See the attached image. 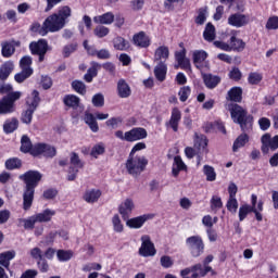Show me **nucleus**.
<instances>
[{
	"label": "nucleus",
	"instance_id": "obj_60",
	"mask_svg": "<svg viewBox=\"0 0 278 278\" xmlns=\"http://www.w3.org/2000/svg\"><path fill=\"white\" fill-rule=\"evenodd\" d=\"M260 81H262V75L258 73H250L249 75V83L252 86H257V84H260Z\"/></svg>",
	"mask_w": 278,
	"mask_h": 278
},
{
	"label": "nucleus",
	"instance_id": "obj_56",
	"mask_svg": "<svg viewBox=\"0 0 278 278\" xmlns=\"http://www.w3.org/2000/svg\"><path fill=\"white\" fill-rule=\"evenodd\" d=\"M178 94L180 101L185 103V101H188V97L190 96V88L188 86L180 88Z\"/></svg>",
	"mask_w": 278,
	"mask_h": 278
},
{
	"label": "nucleus",
	"instance_id": "obj_48",
	"mask_svg": "<svg viewBox=\"0 0 278 278\" xmlns=\"http://www.w3.org/2000/svg\"><path fill=\"white\" fill-rule=\"evenodd\" d=\"M72 88L78 92V94H86V84L81 80H74L72 83Z\"/></svg>",
	"mask_w": 278,
	"mask_h": 278
},
{
	"label": "nucleus",
	"instance_id": "obj_45",
	"mask_svg": "<svg viewBox=\"0 0 278 278\" xmlns=\"http://www.w3.org/2000/svg\"><path fill=\"white\" fill-rule=\"evenodd\" d=\"M31 31H37L40 34V36H47L49 34V26H47V20L43 22V25L40 26V24H34L31 27Z\"/></svg>",
	"mask_w": 278,
	"mask_h": 278
},
{
	"label": "nucleus",
	"instance_id": "obj_13",
	"mask_svg": "<svg viewBox=\"0 0 278 278\" xmlns=\"http://www.w3.org/2000/svg\"><path fill=\"white\" fill-rule=\"evenodd\" d=\"M149 218H153V215H141L130 219L128 218L126 219V225L130 229H140V227H142V225H144L149 220Z\"/></svg>",
	"mask_w": 278,
	"mask_h": 278
},
{
	"label": "nucleus",
	"instance_id": "obj_27",
	"mask_svg": "<svg viewBox=\"0 0 278 278\" xmlns=\"http://www.w3.org/2000/svg\"><path fill=\"white\" fill-rule=\"evenodd\" d=\"M18 129V118L12 117L11 119H7L3 124L4 134H14Z\"/></svg>",
	"mask_w": 278,
	"mask_h": 278
},
{
	"label": "nucleus",
	"instance_id": "obj_22",
	"mask_svg": "<svg viewBox=\"0 0 278 278\" xmlns=\"http://www.w3.org/2000/svg\"><path fill=\"white\" fill-rule=\"evenodd\" d=\"M114 13L112 12H106L102 15H98L93 17V22L97 25H112V23H114Z\"/></svg>",
	"mask_w": 278,
	"mask_h": 278
},
{
	"label": "nucleus",
	"instance_id": "obj_6",
	"mask_svg": "<svg viewBox=\"0 0 278 278\" xmlns=\"http://www.w3.org/2000/svg\"><path fill=\"white\" fill-rule=\"evenodd\" d=\"M31 97L33 98L27 99V109L23 111L21 115V122L24 123V125H31L34 112H36V110H38V105H40V92H38V90H34Z\"/></svg>",
	"mask_w": 278,
	"mask_h": 278
},
{
	"label": "nucleus",
	"instance_id": "obj_16",
	"mask_svg": "<svg viewBox=\"0 0 278 278\" xmlns=\"http://www.w3.org/2000/svg\"><path fill=\"white\" fill-rule=\"evenodd\" d=\"M117 96L119 99H129L131 97V87L123 78L117 81Z\"/></svg>",
	"mask_w": 278,
	"mask_h": 278
},
{
	"label": "nucleus",
	"instance_id": "obj_55",
	"mask_svg": "<svg viewBox=\"0 0 278 278\" xmlns=\"http://www.w3.org/2000/svg\"><path fill=\"white\" fill-rule=\"evenodd\" d=\"M161 262V266L163 268H170L173 267V264H175V262L173 261V258L168 255H163L160 260Z\"/></svg>",
	"mask_w": 278,
	"mask_h": 278
},
{
	"label": "nucleus",
	"instance_id": "obj_12",
	"mask_svg": "<svg viewBox=\"0 0 278 278\" xmlns=\"http://www.w3.org/2000/svg\"><path fill=\"white\" fill-rule=\"evenodd\" d=\"M228 25L232 27H244V25H249V16L240 13L231 14L228 17Z\"/></svg>",
	"mask_w": 278,
	"mask_h": 278
},
{
	"label": "nucleus",
	"instance_id": "obj_46",
	"mask_svg": "<svg viewBox=\"0 0 278 278\" xmlns=\"http://www.w3.org/2000/svg\"><path fill=\"white\" fill-rule=\"evenodd\" d=\"M113 229L116 233H123L124 226L123 222H121V217L118 215H114L112 218Z\"/></svg>",
	"mask_w": 278,
	"mask_h": 278
},
{
	"label": "nucleus",
	"instance_id": "obj_11",
	"mask_svg": "<svg viewBox=\"0 0 278 278\" xmlns=\"http://www.w3.org/2000/svg\"><path fill=\"white\" fill-rule=\"evenodd\" d=\"M262 148L261 151L266 154L268 151H277L278 149V135L274 138H270V134L263 135L262 139Z\"/></svg>",
	"mask_w": 278,
	"mask_h": 278
},
{
	"label": "nucleus",
	"instance_id": "obj_4",
	"mask_svg": "<svg viewBox=\"0 0 278 278\" xmlns=\"http://www.w3.org/2000/svg\"><path fill=\"white\" fill-rule=\"evenodd\" d=\"M72 11L68 5L62 7L58 13H54L46 18V26L49 27V31H60L64 29L66 20L71 18Z\"/></svg>",
	"mask_w": 278,
	"mask_h": 278
},
{
	"label": "nucleus",
	"instance_id": "obj_36",
	"mask_svg": "<svg viewBox=\"0 0 278 278\" xmlns=\"http://www.w3.org/2000/svg\"><path fill=\"white\" fill-rule=\"evenodd\" d=\"M247 142H249V135H247V132L243 131V134H241L233 142V146H232L233 153H236L238 149H242V147H244Z\"/></svg>",
	"mask_w": 278,
	"mask_h": 278
},
{
	"label": "nucleus",
	"instance_id": "obj_49",
	"mask_svg": "<svg viewBox=\"0 0 278 278\" xmlns=\"http://www.w3.org/2000/svg\"><path fill=\"white\" fill-rule=\"evenodd\" d=\"M91 101L94 108H103V105H105V98L102 93L94 94Z\"/></svg>",
	"mask_w": 278,
	"mask_h": 278
},
{
	"label": "nucleus",
	"instance_id": "obj_2",
	"mask_svg": "<svg viewBox=\"0 0 278 278\" xmlns=\"http://www.w3.org/2000/svg\"><path fill=\"white\" fill-rule=\"evenodd\" d=\"M0 94H4L0 100V115L14 114L16 112V101H21L23 92L14 91L10 84L0 85Z\"/></svg>",
	"mask_w": 278,
	"mask_h": 278
},
{
	"label": "nucleus",
	"instance_id": "obj_18",
	"mask_svg": "<svg viewBox=\"0 0 278 278\" xmlns=\"http://www.w3.org/2000/svg\"><path fill=\"white\" fill-rule=\"evenodd\" d=\"M194 149L198 153H207V137L205 135L194 134Z\"/></svg>",
	"mask_w": 278,
	"mask_h": 278
},
{
	"label": "nucleus",
	"instance_id": "obj_30",
	"mask_svg": "<svg viewBox=\"0 0 278 278\" xmlns=\"http://www.w3.org/2000/svg\"><path fill=\"white\" fill-rule=\"evenodd\" d=\"M203 38L207 42H214L216 40V27L212 23H207L203 33Z\"/></svg>",
	"mask_w": 278,
	"mask_h": 278
},
{
	"label": "nucleus",
	"instance_id": "obj_50",
	"mask_svg": "<svg viewBox=\"0 0 278 278\" xmlns=\"http://www.w3.org/2000/svg\"><path fill=\"white\" fill-rule=\"evenodd\" d=\"M228 212L236 214L238 212V200L236 198H229L226 204Z\"/></svg>",
	"mask_w": 278,
	"mask_h": 278
},
{
	"label": "nucleus",
	"instance_id": "obj_20",
	"mask_svg": "<svg viewBox=\"0 0 278 278\" xmlns=\"http://www.w3.org/2000/svg\"><path fill=\"white\" fill-rule=\"evenodd\" d=\"M181 170H188V166H186V163H184L181 156H175L172 167L173 177H179V173H181Z\"/></svg>",
	"mask_w": 278,
	"mask_h": 278
},
{
	"label": "nucleus",
	"instance_id": "obj_39",
	"mask_svg": "<svg viewBox=\"0 0 278 278\" xmlns=\"http://www.w3.org/2000/svg\"><path fill=\"white\" fill-rule=\"evenodd\" d=\"M4 166L7 170H16V168H21V166H23V161L18 157L8 159Z\"/></svg>",
	"mask_w": 278,
	"mask_h": 278
},
{
	"label": "nucleus",
	"instance_id": "obj_62",
	"mask_svg": "<svg viewBox=\"0 0 278 278\" xmlns=\"http://www.w3.org/2000/svg\"><path fill=\"white\" fill-rule=\"evenodd\" d=\"M121 123H123V119L121 117H112L106 121V126L112 129H116L118 125H121Z\"/></svg>",
	"mask_w": 278,
	"mask_h": 278
},
{
	"label": "nucleus",
	"instance_id": "obj_25",
	"mask_svg": "<svg viewBox=\"0 0 278 278\" xmlns=\"http://www.w3.org/2000/svg\"><path fill=\"white\" fill-rule=\"evenodd\" d=\"M16 257L15 251H7L0 254V268L3 266V268H7V270L10 269V261L14 260Z\"/></svg>",
	"mask_w": 278,
	"mask_h": 278
},
{
	"label": "nucleus",
	"instance_id": "obj_61",
	"mask_svg": "<svg viewBox=\"0 0 278 278\" xmlns=\"http://www.w3.org/2000/svg\"><path fill=\"white\" fill-rule=\"evenodd\" d=\"M105 153V147L103 144H97L91 150L92 157H97L98 155H103Z\"/></svg>",
	"mask_w": 278,
	"mask_h": 278
},
{
	"label": "nucleus",
	"instance_id": "obj_21",
	"mask_svg": "<svg viewBox=\"0 0 278 278\" xmlns=\"http://www.w3.org/2000/svg\"><path fill=\"white\" fill-rule=\"evenodd\" d=\"M83 199H84V201H86V203H97V201H99V199H101V190L89 189V190L85 191Z\"/></svg>",
	"mask_w": 278,
	"mask_h": 278
},
{
	"label": "nucleus",
	"instance_id": "obj_53",
	"mask_svg": "<svg viewBox=\"0 0 278 278\" xmlns=\"http://www.w3.org/2000/svg\"><path fill=\"white\" fill-rule=\"evenodd\" d=\"M77 51V43H71L63 48V56L70 58L71 53H75Z\"/></svg>",
	"mask_w": 278,
	"mask_h": 278
},
{
	"label": "nucleus",
	"instance_id": "obj_44",
	"mask_svg": "<svg viewBox=\"0 0 278 278\" xmlns=\"http://www.w3.org/2000/svg\"><path fill=\"white\" fill-rule=\"evenodd\" d=\"M203 173L206 176V181H216V172L214 170V167L204 165Z\"/></svg>",
	"mask_w": 278,
	"mask_h": 278
},
{
	"label": "nucleus",
	"instance_id": "obj_42",
	"mask_svg": "<svg viewBox=\"0 0 278 278\" xmlns=\"http://www.w3.org/2000/svg\"><path fill=\"white\" fill-rule=\"evenodd\" d=\"M2 55L3 58H12V55H14V51H16V49L14 48V45L5 41L2 42Z\"/></svg>",
	"mask_w": 278,
	"mask_h": 278
},
{
	"label": "nucleus",
	"instance_id": "obj_57",
	"mask_svg": "<svg viewBox=\"0 0 278 278\" xmlns=\"http://www.w3.org/2000/svg\"><path fill=\"white\" fill-rule=\"evenodd\" d=\"M55 236H58V232H50L43 238L41 244H45L46 247H51V244H53V242L55 241Z\"/></svg>",
	"mask_w": 278,
	"mask_h": 278
},
{
	"label": "nucleus",
	"instance_id": "obj_31",
	"mask_svg": "<svg viewBox=\"0 0 278 278\" xmlns=\"http://www.w3.org/2000/svg\"><path fill=\"white\" fill-rule=\"evenodd\" d=\"M14 71V64L12 62H5L0 67V79L2 81H5L8 77H10V74Z\"/></svg>",
	"mask_w": 278,
	"mask_h": 278
},
{
	"label": "nucleus",
	"instance_id": "obj_10",
	"mask_svg": "<svg viewBox=\"0 0 278 278\" xmlns=\"http://www.w3.org/2000/svg\"><path fill=\"white\" fill-rule=\"evenodd\" d=\"M141 247L139 249V255L142 257H153L155 255V245L151 242V237L144 235L141 237Z\"/></svg>",
	"mask_w": 278,
	"mask_h": 278
},
{
	"label": "nucleus",
	"instance_id": "obj_52",
	"mask_svg": "<svg viewBox=\"0 0 278 278\" xmlns=\"http://www.w3.org/2000/svg\"><path fill=\"white\" fill-rule=\"evenodd\" d=\"M253 207H251L250 205H242L239 208V220H244V218H247V216L249 215V212H252Z\"/></svg>",
	"mask_w": 278,
	"mask_h": 278
},
{
	"label": "nucleus",
	"instance_id": "obj_19",
	"mask_svg": "<svg viewBox=\"0 0 278 278\" xmlns=\"http://www.w3.org/2000/svg\"><path fill=\"white\" fill-rule=\"evenodd\" d=\"M99 68H101V64L92 61L90 63V67L88 68L87 73L84 76L85 81L90 84L92 81V79H94V77H97V75H99Z\"/></svg>",
	"mask_w": 278,
	"mask_h": 278
},
{
	"label": "nucleus",
	"instance_id": "obj_1",
	"mask_svg": "<svg viewBox=\"0 0 278 278\" xmlns=\"http://www.w3.org/2000/svg\"><path fill=\"white\" fill-rule=\"evenodd\" d=\"M18 179L25 184L23 193V210L27 212V210H30L34 203V194H36L38 184L42 181V174L38 170H28L20 175Z\"/></svg>",
	"mask_w": 278,
	"mask_h": 278
},
{
	"label": "nucleus",
	"instance_id": "obj_41",
	"mask_svg": "<svg viewBox=\"0 0 278 278\" xmlns=\"http://www.w3.org/2000/svg\"><path fill=\"white\" fill-rule=\"evenodd\" d=\"M63 103L67 105V108H79V97L74 94L65 96L63 99Z\"/></svg>",
	"mask_w": 278,
	"mask_h": 278
},
{
	"label": "nucleus",
	"instance_id": "obj_28",
	"mask_svg": "<svg viewBox=\"0 0 278 278\" xmlns=\"http://www.w3.org/2000/svg\"><path fill=\"white\" fill-rule=\"evenodd\" d=\"M53 216H55V211L47 208L42 213L36 214L35 219L37 220V223H50Z\"/></svg>",
	"mask_w": 278,
	"mask_h": 278
},
{
	"label": "nucleus",
	"instance_id": "obj_15",
	"mask_svg": "<svg viewBox=\"0 0 278 278\" xmlns=\"http://www.w3.org/2000/svg\"><path fill=\"white\" fill-rule=\"evenodd\" d=\"M147 136V129L142 127L132 128L128 130V142H137V140H144Z\"/></svg>",
	"mask_w": 278,
	"mask_h": 278
},
{
	"label": "nucleus",
	"instance_id": "obj_7",
	"mask_svg": "<svg viewBox=\"0 0 278 278\" xmlns=\"http://www.w3.org/2000/svg\"><path fill=\"white\" fill-rule=\"evenodd\" d=\"M186 244L192 257H201V255H203V251H205V244L203 243V239L199 236H192L187 238Z\"/></svg>",
	"mask_w": 278,
	"mask_h": 278
},
{
	"label": "nucleus",
	"instance_id": "obj_5",
	"mask_svg": "<svg viewBox=\"0 0 278 278\" xmlns=\"http://www.w3.org/2000/svg\"><path fill=\"white\" fill-rule=\"evenodd\" d=\"M149 160L143 155H130L126 161V170L132 177H138L140 174L144 173Z\"/></svg>",
	"mask_w": 278,
	"mask_h": 278
},
{
	"label": "nucleus",
	"instance_id": "obj_33",
	"mask_svg": "<svg viewBox=\"0 0 278 278\" xmlns=\"http://www.w3.org/2000/svg\"><path fill=\"white\" fill-rule=\"evenodd\" d=\"M228 99L235 103H240L242 101V88L233 87L228 91Z\"/></svg>",
	"mask_w": 278,
	"mask_h": 278
},
{
	"label": "nucleus",
	"instance_id": "obj_3",
	"mask_svg": "<svg viewBox=\"0 0 278 278\" xmlns=\"http://www.w3.org/2000/svg\"><path fill=\"white\" fill-rule=\"evenodd\" d=\"M229 112L233 123L240 125L241 131L251 134L253 130V115L249 114L240 104H230Z\"/></svg>",
	"mask_w": 278,
	"mask_h": 278
},
{
	"label": "nucleus",
	"instance_id": "obj_37",
	"mask_svg": "<svg viewBox=\"0 0 278 278\" xmlns=\"http://www.w3.org/2000/svg\"><path fill=\"white\" fill-rule=\"evenodd\" d=\"M207 60V52L203 50H199L193 52V64L197 66V68H201V64Z\"/></svg>",
	"mask_w": 278,
	"mask_h": 278
},
{
	"label": "nucleus",
	"instance_id": "obj_38",
	"mask_svg": "<svg viewBox=\"0 0 278 278\" xmlns=\"http://www.w3.org/2000/svg\"><path fill=\"white\" fill-rule=\"evenodd\" d=\"M21 151L22 153H30L34 151V146L31 144V140L28 136L24 135L21 139Z\"/></svg>",
	"mask_w": 278,
	"mask_h": 278
},
{
	"label": "nucleus",
	"instance_id": "obj_32",
	"mask_svg": "<svg viewBox=\"0 0 278 278\" xmlns=\"http://www.w3.org/2000/svg\"><path fill=\"white\" fill-rule=\"evenodd\" d=\"M168 47L161 46L155 50L154 62H162V60H168Z\"/></svg>",
	"mask_w": 278,
	"mask_h": 278
},
{
	"label": "nucleus",
	"instance_id": "obj_54",
	"mask_svg": "<svg viewBox=\"0 0 278 278\" xmlns=\"http://www.w3.org/2000/svg\"><path fill=\"white\" fill-rule=\"evenodd\" d=\"M207 9H200L199 14L195 18L197 25H203L206 21Z\"/></svg>",
	"mask_w": 278,
	"mask_h": 278
},
{
	"label": "nucleus",
	"instance_id": "obj_40",
	"mask_svg": "<svg viewBox=\"0 0 278 278\" xmlns=\"http://www.w3.org/2000/svg\"><path fill=\"white\" fill-rule=\"evenodd\" d=\"M114 49L117 51H127L129 49V41L125 40L123 37H116L113 40Z\"/></svg>",
	"mask_w": 278,
	"mask_h": 278
},
{
	"label": "nucleus",
	"instance_id": "obj_34",
	"mask_svg": "<svg viewBox=\"0 0 278 278\" xmlns=\"http://www.w3.org/2000/svg\"><path fill=\"white\" fill-rule=\"evenodd\" d=\"M247 43L242 39L236 38V36L230 37V51H244Z\"/></svg>",
	"mask_w": 278,
	"mask_h": 278
},
{
	"label": "nucleus",
	"instance_id": "obj_43",
	"mask_svg": "<svg viewBox=\"0 0 278 278\" xmlns=\"http://www.w3.org/2000/svg\"><path fill=\"white\" fill-rule=\"evenodd\" d=\"M70 164L73 166V168H81L84 166V162H81V159H79V154L72 152L70 154Z\"/></svg>",
	"mask_w": 278,
	"mask_h": 278
},
{
	"label": "nucleus",
	"instance_id": "obj_59",
	"mask_svg": "<svg viewBox=\"0 0 278 278\" xmlns=\"http://www.w3.org/2000/svg\"><path fill=\"white\" fill-rule=\"evenodd\" d=\"M30 256L37 262L45 258V256L42 255V250L40 248H33L30 250Z\"/></svg>",
	"mask_w": 278,
	"mask_h": 278
},
{
	"label": "nucleus",
	"instance_id": "obj_35",
	"mask_svg": "<svg viewBox=\"0 0 278 278\" xmlns=\"http://www.w3.org/2000/svg\"><path fill=\"white\" fill-rule=\"evenodd\" d=\"M31 75H34V70L31 67H24L21 73L14 76V79L17 84H23V81L28 77H31Z\"/></svg>",
	"mask_w": 278,
	"mask_h": 278
},
{
	"label": "nucleus",
	"instance_id": "obj_47",
	"mask_svg": "<svg viewBox=\"0 0 278 278\" xmlns=\"http://www.w3.org/2000/svg\"><path fill=\"white\" fill-rule=\"evenodd\" d=\"M93 34L97 36V38H105V36L110 34V28L103 25H99L93 29Z\"/></svg>",
	"mask_w": 278,
	"mask_h": 278
},
{
	"label": "nucleus",
	"instance_id": "obj_14",
	"mask_svg": "<svg viewBox=\"0 0 278 278\" xmlns=\"http://www.w3.org/2000/svg\"><path fill=\"white\" fill-rule=\"evenodd\" d=\"M132 42L136 47H140L141 49H147L151 46V38L147 36L144 31H140L132 37Z\"/></svg>",
	"mask_w": 278,
	"mask_h": 278
},
{
	"label": "nucleus",
	"instance_id": "obj_58",
	"mask_svg": "<svg viewBox=\"0 0 278 278\" xmlns=\"http://www.w3.org/2000/svg\"><path fill=\"white\" fill-rule=\"evenodd\" d=\"M230 79H233V81H240L242 79V72H240V68L233 67L229 72Z\"/></svg>",
	"mask_w": 278,
	"mask_h": 278
},
{
	"label": "nucleus",
	"instance_id": "obj_9",
	"mask_svg": "<svg viewBox=\"0 0 278 278\" xmlns=\"http://www.w3.org/2000/svg\"><path fill=\"white\" fill-rule=\"evenodd\" d=\"M58 151L53 146L47 143H36L31 150V155L37 157V155H43V157H55Z\"/></svg>",
	"mask_w": 278,
	"mask_h": 278
},
{
	"label": "nucleus",
	"instance_id": "obj_63",
	"mask_svg": "<svg viewBox=\"0 0 278 278\" xmlns=\"http://www.w3.org/2000/svg\"><path fill=\"white\" fill-rule=\"evenodd\" d=\"M266 29H278V16H271L267 20Z\"/></svg>",
	"mask_w": 278,
	"mask_h": 278
},
{
	"label": "nucleus",
	"instance_id": "obj_26",
	"mask_svg": "<svg viewBox=\"0 0 278 278\" xmlns=\"http://www.w3.org/2000/svg\"><path fill=\"white\" fill-rule=\"evenodd\" d=\"M203 81H204L206 88H210L212 90V89L216 88V86H218V84H220V77L214 76L212 74H204Z\"/></svg>",
	"mask_w": 278,
	"mask_h": 278
},
{
	"label": "nucleus",
	"instance_id": "obj_29",
	"mask_svg": "<svg viewBox=\"0 0 278 278\" xmlns=\"http://www.w3.org/2000/svg\"><path fill=\"white\" fill-rule=\"evenodd\" d=\"M36 216L33 215L28 218H18L17 219V227H24V229H34V227H36Z\"/></svg>",
	"mask_w": 278,
	"mask_h": 278
},
{
	"label": "nucleus",
	"instance_id": "obj_24",
	"mask_svg": "<svg viewBox=\"0 0 278 278\" xmlns=\"http://www.w3.org/2000/svg\"><path fill=\"white\" fill-rule=\"evenodd\" d=\"M168 68L164 61H160L159 64L154 67V75L157 81H164L166 79V73Z\"/></svg>",
	"mask_w": 278,
	"mask_h": 278
},
{
	"label": "nucleus",
	"instance_id": "obj_23",
	"mask_svg": "<svg viewBox=\"0 0 278 278\" xmlns=\"http://www.w3.org/2000/svg\"><path fill=\"white\" fill-rule=\"evenodd\" d=\"M179 121H181V111H179V109L175 108L172 111V116L168 122V125L172 127L173 131H178Z\"/></svg>",
	"mask_w": 278,
	"mask_h": 278
},
{
	"label": "nucleus",
	"instance_id": "obj_17",
	"mask_svg": "<svg viewBox=\"0 0 278 278\" xmlns=\"http://www.w3.org/2000/svg\"><path fill=\"white\" fill-rule=\"evenodd\" d=\"M134 200L131 199H126L124 201V203H122L119 205L118 212L122 215V218H124L125 220H127L129 218V215L131 214V212H134Z\"/></svg>",
	"mask_w": 278,
	"mask_h": 278
},
{
	"label": "nucleus",
	"instance_id": "obj_51",
	"mask_svg": "<svg viewBox=\"0 0 278 278\" xmlns=\"http://www.w3.org/2000/svg\"><path fill=\"white\" fill-rule=\"evenodd\" d=\"M56 257L60 262H68V260L73 257V253H71V251L59 250L56 252Z\"/></svg>",
	"mask_w": 278,
	"mask_h": 278
},
{
	"label": "nucleus",
	"instance_id": "obj_8",
	"mask_svg": "<svg viewBox=\"0 0 278 278\" xmlns=\"http://www.w3.org/2000/svg\"><path fill=\"white\" fill-rule=\"evenodd\" d=\"M30 53L39 56V62H45V55L49 51L47 39H39L29 43Z\"/></svg>",
	"mask_w": 278,
	"mask_h": 278
},
{
	"label": "nucleus",
	"instance_id": "obj_64",
	"mask_svg": "<svg viewBox=\"0 0 278 278\" xmlns=\"http://www.w3.org/2000/svg\"><path fill=\"white\" fill-rule=\"evenodd\" d=\"M37 266L41 273L49 271V263L47 262V258H41V260L37 261Z\"/></svg>",
	"mask_w": 278,
	"mask_h": 278
}]
</instances>
